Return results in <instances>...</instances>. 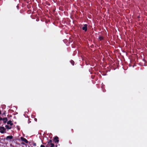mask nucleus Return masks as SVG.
<instances>
[{"instance_id": "f257e3e1", "label": "nucleus", "mask_w": 147, "mask_h": 147, "mask_svg": "<svg viewBox=\"0 0 147 147\" xmlns=\"http://www.w3.org/2000/svg\"><path fill=\"white\" fill-rule=\"evenodd\" d=\"M6 130L3 127H0V132L2 134H3L5 132V131ZM6 133V132H5Z\"/></svg>"}, {"instance_id": "f03ea898", "label": "nucleus", "mask_w": 147, "mask_h": 147, "mask_svg": "<svg viewBox=\"0 0 147 147\" xmlns=\"http://www.w3.org/2000/svg\"><path fill=\"white\" fill-rule=\"evenodd\" d=\"M53 140H54V142L55 143H58L59 142V138L57 136H55Z\"/></svg>"}, {"instance_id": "7ed1b4c3", "label": "nucleus", "mask_w": 147, "mask_h": 147, "mask_svg": "<svg viewBox=\"0 0 147 147\" xmlns=\"http://www.w3.org/2000/svg\"><path fill=\"white\" fill-rule=\"evenodd\" d=\"M87 25L85 24L84 25V26L82 27V29L85 32H86L87 30Z\"/></svg>"}, {"instance_id": "20e7f679", "label": "nucleus", "mask_w": 147, "mask_h": 147, "mask_svg": "<svg viewBox=\"0 0 147 147\" xmlns=\"http://www.w3.org/2000/svg\"><path fill=\"white\" fill-rule=\"evenodd\" d=\"M13 138V137L12 136H7L6 138V140H11Z\"/></svg>"}, {"instance_id": "39448f33", "label": "nucleus", "mask_w": 147, "mask_h": 147, "mask_svg": "<svg viewBox=\"0 0 147 147\" xmlns=\"http://www.w3.org/2000/svg\"><path fill=\"white\" fill-rule=\"evenodd\" d=\"M2 120L3 121V123L5 124L7 122L8 119L7 117H4L2 118Z\"/></svg>"}, {"instance_id": "423d86ee", "label": "nucleus", "mask_w": 147, "mask_h": 147, "mask_svg": "<svg viewBox=\"0 0 147 147\" xmlns=\"http://www.w3.org/2000/svg\"><path fill=\"white\" fill-rule=\"evenodd\" d=\"M21 140L25 142L26 143H28V140L25 138L22 137L21 138Z\"/></svg>"}, {"instance_id": "0eeeda50", "label": "nucleus", "mask_w": 147, "mask_h": 147, "mask_svg": "<svg viewBox=\"0 0 147 147\" xmlns=\"http://www.w3.org/2000/svg\"><path fill=\"white\" fill-rule=\"evenodd\" d=\"M7 123L8 125H10V126H12L13 125V123L12 122L11 120H9L7 122Z\"/></svg>"}, {"instance_id": "6e6552de", "label": "nucleus", "mask_w": 147, "mask_h": 147, "mask_svg": "<svg viewBox=\"0 0 147 147\" xmlns=\"http://www.w3.org/2000/svg\"><path fill=\"white\" fill-rule=\"evenodd\" d=\"M5 127L7 129H10L11 128V127L9 126V125H6Z\"/></svg>"}, {"instance_id": "1a4fd4ad", "label": "nucleus", "mask_w": 147, "mask_h": 147, "mask_svg": "<svg viewBox=\"0 0 147 147\" xmlns=\"http://www.w3.org/2000/svg\"><path fill=\"white\" fill-rule=\"evenodd\" d=\"M98 39L100 41L104 39V38L102 36H100L98 37Z\"/></svg>"}, {"instance_id": "9d476101", "label": "nucleus", "mask_w": 147, "mask_h": 147, "mask_svg": "<svg viewBox=\"0 0 147 147\" xmlns=\"http://www.w3.org/2000/svg\"><path fill=\"white\" fill-rule=\"evenodd\" d=\"M52 141L51 140H48L47 141V143H48V144H50V145L51 144H52Z\"/></svg>"}, {"instance_id": "9b49d317", "label": "nucleus", "mask_w": 147, "mask_h": 147, "mask_svg": "<svg viewBox=\"0 0 147 147\" xmlns=\"http://www.w3.org/2000/svg\"><path fill=\"white\" fill-rule=\"evenodd\" d=\"M70 62L73 65H74V61L72 60H71L70 61Z\"/></svg>"}, {"instance_id": "f8f14e48", "label": "nucleus", "mask_w": 147, "mask_h": 147, "mask_svg": "<svg viewBox=\"0 0 147 147\" xmlns=\"http://www.w3.org/2000/svg\"><path fill=\"white\" fill-rule=\"evenodd\" d=\"M50 145H51V146H50V147H54V146H55V145H54V144L53 143L51 144Z\"/></svg>"}, {"instance_id": "ddd939ff", "label": "nucleus", "mask_w": 147, "mask_h": 147, "mask_svg": "<svg viewBox=\"0 0 147 147\" xmlns=\"http://www.w3.org/2000/svg\"><path fill=\"white\" fill-rule=\"evenodd\" d=\"M50 145H50V144H48L47 143V144L46 145V147H50Z\"/></svg>"}, {"instance_id": "4468645a", "label": "nucleus", "mask_w": 147, "mask_h": 147, "mask_svg": "<svg viewBox=\"0 0 147 147\" xmlns=\"http://www.w3.org/2000/svg\"><path fill=\"white\" fill-rule=\"evenodd\" d=\"M33 145V146H36V143H34L32 144Z\"/></svg>"}, {"instance_id": "2eb2a0df", "label": "nucleus", "mask_w": 147, "mask_h": 147, "mask_svg": "<svg viewBox=\"0 0 147 147\" xmlns=\"http://www.w3.org/2000/svg\"><path fill=\"white\" fill-rule=\"evenodd\" d=\"M5 112H6V111H5L2 114V115H5Z\"/></svg>"}, {"instance_id": "dca6fc26", "label": "nucleus", "mask_w": 147, "mask_h": 147, "mask_svg": "<svg viewBox=\"0 0 147 147\" xmlns=\"http://www.w3.org/2000/svg\"><path fill=\"white\" fill-rule=\"evenodd\" d=\"M40 147H46L45 146L43 145H41Z\"/></svg>"}, {"instance_id": "f3484780", "label": "nucleus", "mask_w": 147, "mask_h": 147, "mask_svg": "<svg viewBox=\"0 0 147 147\" xmlns=\"http://www.w3.org/2000/svg\"><path fill=\"white\" fill-rule=\"evenodd\" d=\"M2 118L1 117H0V121H1V120H2Z\"/></svg>"}, {"instance_id": "a211bd4d", "label": "nucleus", "mask_w": 147, "mask_h": 147, "mask_svg": "<svg viewBox=\"0 0 147 147\" xmlns=\"http://www.w3.org/2000/svg\"><path fill=\"white\" fill-rule=\"evenodd\" d=\"M34 120L36 121H37V119L36 118H35L34 119Z\"/></svg>"}, {"instance_id": "6ab92c4d", "label": "nucleus", "mask_w": 147, "mask_h": 147, "mask_svg": "<svg viewBox=\"0 0 147 147\" xmlns=\"http://www.w3.org/2000/svg\"><path fill=\"white\" fill-rule=\"evenodd\" d=\"M1 114V111L0 110V115Z\"/></svg>"}, {"instance_id": "aec40b11", "label": "nucleus", "mask_w": 147, "mask_h": 147, "mask_svg": "<svg viewBox=\"0 0 147 147\" xmlns=\"http://www.w3.org/2000/svg\"><path fill=\"white\" fill-rule=\"evenodd\" d=\"M56 147H57V145H56Z\"/></svg>"}, {"instance_id": "412c9836", "label": "nucleus", "mask_w": 147, "mask_h": 147, "mask_svg": "<svg viewBox=\"0 0 147 147\" xmlns=\"http://www.w3.org/2000/svg\"><path fill=\"white\" fill-rule=\"evenodd\" d=\"M138 18H140L139 16H138Z\"/></svg>"}, {"instance_id": "4be33fe9", "label": "nucleus", "mask_w": 147, "mask_h": 147, "mask_svg": "<svg viewBox=\"0 0 147 147\" xmlns=\"http://www.w3.org/2000/svg\"><path fill=\"white\" fill-rule=\"evenodd\" d=\"M18 7V5L17 6V7Z\"/></svg>"}]
</instances>
